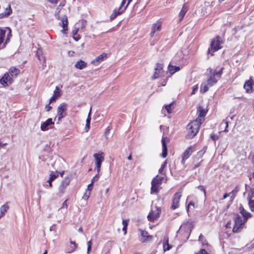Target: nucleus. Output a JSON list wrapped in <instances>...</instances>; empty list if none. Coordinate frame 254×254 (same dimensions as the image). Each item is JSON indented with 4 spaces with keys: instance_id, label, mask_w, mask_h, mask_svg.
I'll use <instances>...</instances> for the list:
<instances>
[{
    "instance_id": "nucleus-24",
    "label": "nucleus",
    "mask_w": 254,
    "mask_h": 254,
    "mask_svg": "<svg viewBox=\"0 0 254 254\" xmlns=\"http://www.w3.org/2000/svg\"><path fill=\"white\" fill-rule=\"evenodd\" d=\"M180 66L172 65L171 64H169L168 67V72H169L171 75L173 74L176 72L180 70Z\"/></svg>"
},
{
    "instance_id": "nucleus-57",
    "label": "nucleus",
    "mask_w": 254,
    "mask_h": 254,
    "mask_svg": "<svg viewBox=\"0 0 254 254\" xmlns=\"http://www.w3.org/2000/svg\"><path fill=\"white\" fill-rule=\"evenodd\" d=\"M198 189L199 190H200L203 192V194H204V195H205V190H204V189L203 188V187H202V186H199V187H198Z\"/></svg>"
},
{
    "instance_id": "nucleus-10",
    "label": "nucleus",
    "mask_w": 254,
    "mask_h": 254,
    "mask_svg": "<svg viewBox=\"0 0 254 254\" xmlns=\"http://www.w3.org/2000/svg\"><path fill=\"white\" fill-rule=\"evenodd\" d=\"M163 69V65L162 64L159 63L156 64L154 68V73L152 76V79H155L162 76L164 73Z\"/></svg>"
},
{
    "instance_id": "nucleus-54",
    "label": "nucleus",
    "mask_w": 254,
    "mask_h": 254,
    "mask_svg": "<svg viewBox=\"0 0 254 254\" xmlns=\"http://www.w3.org/2000/svg\"><path fill=\"white\" fill-rule=\"evenodd\" d=\"M248 197H251V198L254 197V189L251 190V193L249 194Z\"/></svg>"
},
{
    "instance_id": "nucleus-14",
    "label": "nucleus",
    "mask_w": 254,
    "mask_h": 254,
    "mask_svg": "<svg viewBox=\"0 0 254 254\" xmlns=\"http://www.w3.org/2000/svg\"><path fill=\"white\" fill-rule=\"evenodd\" d=\"M169 141L168 138L165 137H163L161 140V143L162 145V153L161 156L162 158H165L167 155V147L166 143Z\"/></svg>"
},
{
    "instance_id": "nucleus-4",
    "label": "nucleus",
    "mask_w": 254,
    "mask_h": 254,
    "mask_svg": "<svg viewBox=\"0 0 254 254\" xmlns=\"http://www.w3.org/2000/svg\"><path fill=\"white\" fill-rule=\"evenodd\" d=\"M223 68H221L220 70L218 71H217L215 70L210 69L209 73L210 75L209 76L208 79L207 80V85L209 86H212L215 83H217L218 78H220L222 73Z\"/></svg>"
},
{
    "instance_id": "nucleus-34",
    "label": "nucleus",
    "mask_w": 254,
    "mask_h": 254,
    "mask_svg": "<svg viewBox=\"0 0 254 254\" xmlns=\"http://www.w3.org/2000/svg\"><path fill=\"white\" fill-rule=\"evenodd\" d=\"M49 2L53 4H57L58 1H61L59 6H64L65 4L64 0H47Z\"/></svg>"
},
{
    "instance_id": "nucleus-8",
    "label": "nucleus",
    "mask_w": 254,
    "mask_h": 254,
    "mask_svg": "<svg viewBox=\"0 0 254 254\" xmlns=\"http://www.w3.org/2000/svg\"><path fill=\"white\" fill-rule=\"evenodd\" d=\"M67 104L65 103H62L58 107L57 115H58V120L59 122L61 120L65 117L66 115V110H67Z\"/></svg>"
},
{
    "instance_id": "nucleus-38",
    "label": "nucleus",
    "mask_w": 254,
    "mask_h": 254,
    "mask_svg": "<svg viewBox=\"0 0 254 254\" xmlns=\"http://www.w3.org/2000/svg\"><path fill=\"white\" fill-rule=\"evenodd\" d=\"M199 241H200L201 242V243H202V245L204 246V245H207V241L206 240L204 239V236L202 235V234H200L199 236V239H198Z\"/></svg>"
},
{
    "instance_id": "nucleus-62",
    "label": "nucleus",
    "mask_w": 254,
    "mask_h": 254,
    "mask_svg": "<svg viewBox=\"0 0 254 254\" xmlns=\"http://www.w3.org/2000/svg\"><path fill=\"white\" fill-rule=\"evenodd\" d=\"M55 227H56V225H52V226H51V227L50 228V230L51 231H56Z\"/></svg>"
},
{
    "instance_id": "nucleus-35",
    "label": "nucleus",
    "mask_w": 254,
    "mask_h": 254,
    "mask_svg": "<svg viewBox=\"0 0 254 254\" xmlns=\"http://www.w3.org/2000/svg\"><path fill=\"white\" fill-rule=\"evenodd\" d=\"M3 77H5L6 81L10 85L12 82V78L13 76H11V75L8 72L4 74Z\"/></svg>"
},
{
    "instance_id": "nucleus-29",
    "label": "nucleus",
    "mask_w": 254,
    "mask_h": 254,
    "mask_svg": "<svg viewBox=\"0 0 254 254\" xmlns=\"http://www.w3.org/2000/svg\"><path fill=\"white\" fill-rule=\"evenodd\" d=\"M8 208L9 207L7 203L1 206L0 208V217H2L5 214V213L7 212Z\"/></svg>"
},
{
    "instance_id": "nucleus-47",
    "label": "nucleus",
    "mask_w": 254,
    "mask_h": 254,
    "mask_svg": "<svg viewBox=\"0 0 254 254\" xmlns=\"http://www.w3.org/2000/svg\"><path fill=\"white\" fill-rule=\"evenodd\" d=\"M210 137L214 142H215L216 140L218 139L219 136L217 134H211L210 135Z\"/></svg>"
},
{
    "instance_id": "nucleus-27",
    "label": "nucleus",
    "mask_w": 254,
    "mask_h": 254,
    "mask_svg": "<svg viewBox=\"0 0 254 254\" xmlns=\"http://www.w3.org/2000/svg\"><path fill=\"white\" fill-rule=\"evenodd\" d=\"M8 73L11 76L16 77L19 73V70L15 67H11L9 69Z\"/></svg>"
},
{
    "instance_id": "nucleus-28",
    "label": "nucleus",
    "mask_w": 254,
    "mask_h": 254,
    "mask_svg": "<svg viewBox=\"0 0 254 254\" xmlns=\"http://www.w3.org/2000/svg\"><path fill=\"white\" fill-rule=\"evenodd\" d=\"M240 186L239 185H237L235 188L232 190L230 193H231V199L233 200L235 197L236 195L237 194V192L239 191L240 190Z\"/></svg>"
},
{
    "instance_id": "nucleus-53",
    "label": "nucleus",
    "mask_w": 254,
    "mask_h": 254,
    "mask_svg": "<svg viewBox=\"0 0 254 254\" xmlns=\"http://www.w3.org/2000/svg\"><path fill=\"white\" fill-rule=\"evenodd\" d=\"M102 254H110V250L108 248L104 249L102 251Z\"/></svg>"
},
{
    "instance_id": "nucleus-15",
    "label": "nucleus",
    "mask_w": 254,
    "mask_h": 254,
    "mask_svg": "<svg viewBox=\"0 0 254 254\" xmlns=\"http://www.w3.org/2000/svg\"><path fill=\"white\" fill-rule=\"evenodd\" d=\"M244 88L247 93H252L254 91V82L252 79L247 81L244 85Z\"/></svg>"
},
{
    "instance_id": "nucleus-37",
    "label": "nucleus",
    "mask_w": 254,
    "mask_h": 254,
    "mask_svg": "<svg viewBox=\"0 0 254 254\" xmlns=\"http://www.w3.org/2000/svg\"><path fill=\"white\" fill-rule=\"evenodd\" d=\"M190 224L188 223L187 224H183L182 225L181 227H180V230L181 231H182L183 230L185 229L186 228L188 227V230L189 231V236H188L187 237V239L189 238V236H190Z\"/></svg>"
},
{
    "instance_id": "nucleus-48",
    "label": "nucleus",
    "mask_w": 254,
    "mask_h": 254,
    "mask_svg": "<svg viewBox=\"0 0 254 254\" xmlns=\"http://www.w3.org/2000/svg\"><path fill=\"white\" fill-rule=\"evenodd\" d=\"M99 178V175L98 174L96 175L91 180V183L93 184V183L95 181H97Z\"/></svg>"
},
{
    "instance_id": "nucleus-49",
    "label": "nucleus",
    "mask_w": 254,
    "mask_h": 254,
    "mask_svg": "<svg viewBox=\"0 0 254 254\" xmlns=\"http://www.w3.org/2000/svg\"><path fill=\"white\" fill-rule=\"evenodd\" d=\"M91 194V192H86L84 195V196H83V198L85 199V200H87L88 199L90 195Z\"/></svg>"
},
{
    "instance_id": "nucleus-30",
    "label": "nucleus",
    "mask_w": 254,
    "mask_h": 254,
    "mask_svg": "<svg viewBox=\"0 0 254 254\" xmlns=\"http://www.w3.org/2000/svg\"><path fill=\"white\" fill-rule=\"evenodd\" d=\"M210 87V86H209L208 85H207V82L202 83L201 85V86H200V92L201 93L206 92V91H207L208 90L209 88Z\"/></svg>"
},
{
    "instance_id": "nucleus-1",
    "label": "nucleus",
    "mask_w": 254,
    "mask_h": 254,
    "mask_svg": "<svg viewBox=\"0 0 254 254\" xmlns=\"http://www.w3.org/2000/svg\"><path fill=\"white\" fill-rule=\"evenodd\" d=\"M207 112V110L204 109L201 106L197 107V114L198 117L193 121H191V135L195 136L199 131L201 124L204 121V117Z\"/></svg>"
},
{
    "instance_id": "nucleus-7",
    "label": "nucleus",
    "mask_w": 254,
    "mask_h": 254,
    "mask_svg": "<svg viewBox=\"0 0 254 254\" xmlns=\"http://www.w3.org/2000/svg\"><path fill=\"white\" fill-rule=\"evenodd\" d=\"M93 157L95 159L96 169L97 170V173H99L100 171L101 164L104 160V153L102 152H100L97 153H95L93 155Z\"/></svg>"
},
{
    "instance_id": "nucleus-58",
    "label": "nucleus",
    "mask_w": 254,
    "mask_h": 254,
    "mask_svg": "<svg viewBox=\"0 0 254 254\" xmlns=\"http://www.w3.org/2000/svg\"><path fill=\"white\" fill-rule=\"evenodd\" d=\"M198 254H208L207 252L204 249L200 250Z\"/></svg>"
},
{
    "instance_id": "nucleus-55",
    "label": "nucleus",
    "mask_w": 254,
    "mask_h": 254,
    "mask_svg": "<svg viewBox=\"0 0 254 254\" xmlns=\"http://www.w3.org/2000/svg\"><path fill=\"white\" fill-rule=\"evenodd\" d=\"M93 189V184L91 183L88 185L87 186V190H88V192H90Z\"/></svg>"
},
{
    "instance_id": "nucleus-6",
    "label": "nucleus",
    "mask_w": 254,
    "mask_h": 254,
    "mask_svg": "<svg viewBox=\"0 0 254 254\" xmlns=\"http://www.w3.org/2000/svg\"><path fill=\"white\" fill-rule=\"evenodd\" d=\"M163 178L157 175L151 181V193H157L159 191V187L161 185Z\"/></svg>"
},
{
    "instance_id": "nucleus-42",
    "label": "nucleus",
    "mask_w": 254,
    "mask_h": 254,
    "mask_svg": "<svg viewBox=\"0 0 254 254\" xmlns=\"http://www.w3.org/2000/svg\"><path fill=\"white\" fill-rule=\"evenodd\" d=\"M173 102H172L168 105H166L164 106L165 109L167 110L168 113H169V114H170L172 112L171 105L173 104Z\"/></svg>"
},
{
    "instance_id": "nucleus-25",
    "label": "nucleus",
    "mask_w": 254,
    "mask_h": 254,
    "mask_svg": "<svg viewBox=\"0 0 254 254\" xmlns=\"http://www.w3.org/2000/svg\"><path fill=\"white\" fill-rule=\"evenodd\" d=\"M87 65V64L86 63H85L84 61L80 60L78 61L75 64V67L76 68L79 69H82L84 68H85Z\"/></svg>"
},
{
    "instance_id": "nucleus-19",
    "label": "nucleus",
    "mask_w": 254,
    "mask_h": 254,
    "mask_svg": "<svg viewBox=\"0 0 254 254\" xmlns=\"http://www.w3.org/2000/svg\"><path fill=\"white\" fill-rule=\"evenodd\" d=\"M190 146L188 147L182 154V159L181 163L185 164L186 160L188 159L190 156Z\"/></svg>"
},
{
    "instance_id": "nucleus-52",
    "label": "nucleus",
    "mask_w": 254,
    "mask_h": 254,
    "mask_svg": "<svg viewBox=\"0 0 254 254\" xmlns=\"http://www.w3.org/2000/svg\"><path fill=\"white\" fill-rule=\"evenodd\" d=\"M59 97H57L55 95H53V96L51 97L50 99V103H52L53 101H55L57 98Z\"/></svg>"
},
{
    "instance_id": "nucleus-40",
    "label": "nucleus",
    "mask_w": 254,
    "mask_h": 254,
    "mask_svg": "<svg viewBox=\"0 0 254 254\" xmlns=\"http://www.w3.org/2000/svg\"><path fill=\"white\" fill-rule=\"evenodd\" d=\"M5 77H2L0 79V84L3 85V86H8L9 85V84L7 83V81H6V80H5Z\"/></svg>"
},
{
    "instance_id": "nucleus-12",
    "label": "nucleus",
    "mask_w": 254,
    "mask_h": 254,
    "mask_svg": "<svg viewBox=\"0 0 254 254\" xmlns=\"http://www.w3.org/2000/svg\"><path fill=\"white\" fill-rule=\"evenodd\" d=\"M70 180L68 178H64L59 187V193L60 194H63L65 192V190L66 187L69 185Z\"/></svg>"
},
{
    "instance_id": "nucleus-11",
    "label": "nucleus",
    "mask_w": 254,
    "mask_h": 254,
    "mask_svg": "<svg viewBox=\"0 0 254 254\" xmlns=\"http://www.w3.org/2000/svg\"><path fill=\"white\" fill-rule=\"evenodd\" d=\"M162 23L161 21H157L155 23H153L151 27V30L150 32V36L153 37L155 36H157V32H159L161 30Z\"/></svg>"
},
{
    "instance_id": "nucleus-51",
    "label": "nucleus",
    "mask_w": 254,
    "mask_h": 254,
    "mask_svg": "<svg viewBox=\"0 0 254 254\" xmlns=\"http://www.w3.org/2000/svg\"><path fill=\"white\" fill-rule=\"evenodd\" d=\"M205 152V150H204L203 149L198 152L197 155L199 156V157L201 158L203 156V155L204 154Z\"/></svg>"
},
{
    "instance_id": "nucleus-22",
    "label": "nucleus",
    "mask_w": 254,
    "mask_h": 254,
    "mask_svg": "<svg viewBox=\"0 0 254 254\" xmlns=\"http://www.w3.org/2000/svg\"><path fill=\"white\" fill-rule=\"evenodd\" d=\"M240 212L242 215L245 221H247L249 218L252 217V214L250 212H247L243 207L241 206L239 208Z\"/></svg>"
},
{
    "instance_id": "nucleus-21",
    "label": "nucleus",
    "mask_w": 254,
    "mask_h": 254,
    "mask_svg": "<svg viewBox=\"0 0 254 254\" xmlns=\"http://www.w3.org/2000/svg\"><path fill=\"white\" fill-rule=\"evenodd\" d=\"M54 123L52 121V119L49 118L45 122L42 123L41 125V129L43 131H45L47 129V127L51 125H53Z\"/></svg>"
},
{
    "instance_id": "nucleus-36",
    "label": "nucleus",
    "mask_w": 254,
    "mask_h": 254,
    "mask_svg": "<svg viewBox=\"0 0 254 254\" xmlns=\"http://www.w3.org/2000/svg\"><path fill=\"white\" fill-rule=\"evenodd\" d=\"M249 207L252 211H254V200H252L251 197H248Z\"/></svg>"
},
{
    "instance_id": "nucleus-2",
    "label": "nucleus",
    "mask_w": 254,
    "mask_h": 254,
    "mask_svg": "<svg viewBox=\"0 0 254 254\" xmlns=\"http://www.w3.org/2000/svg\"><path fill=\"white\" fill-rule=\"evenodd\" d=\"M12 36L11 30L6 27L5 29L0 27V50L5 47Z\"/></svg>"
},
{
    "instance_id": "nucleus-44",
    "label": "nucleus",
    "mask_w": 254,
    "mask_h": 254,
    "mask_svg": "<svg viewBox=\"0 0 254 254\" xmlns=\"http://www.w3.org/2000/svg\"><path fill=\"white\" fill-rule=\"evenodd\" d=\"M53 95H55L56 96H57V97H59L60 96V92L59 91V88L58 86H57L56 87V89H55V90L54 91Z\"/></svg>"
},
{
    "instance_id": "nucleus-63",
    "label": "nucleus",
    "mask_w": 254,
    "mask_h": 254,
    "mask_svg": "<svg viewBox=\"0 0 254 254\" xmlns=\"http://www.w3.org/2000/svg\"><path fill=\"white\" fill-rule=\"evenodd\" d=\"M66 201L67 200H65L62 204V208L64 207H67V203H66Z\"/></svg>"
},
{
    "instance_id": "nucleus-56",
    "label": "nucleus",
    "mask_w": 254,
    "mask_h": 254,
    "mask_svg": "<svg viewBox=\"0 0 254 254\" xmlns=\"http://www.w3.org/2000/svg\"><path fill=\"white\" fill-rule=\"evenodd\" d=\"M50 103L49 104L47 105L45 107V109L47 111H49L50 110H51L52 109V106L50 105Z\"/></svg>"
},
{
    "instance_id": "nucleus-64",
    "label": "nucleus",
    "mask_w": 254,
    "mask_h": 254,
    "mask_svg": "<svg viewBox=\"0 0 254 254\" xmlns=\"http://www.w3.org/2000/svg\"><path fill=\"white\" fill-rule=\"evenodd\" d=\"M78 31V29H74V30H73V31H72L73 34V35H76Z\"/></svg>"
},
{
    "instance_id": "nucleus-50",
    "label": "nucleus",
    "mask_w": 254,
    "mask_h": 254,
    "mask_svg": "<svg viewBox=\"0 0 254 254\" xmlns=\"http://www.w3.org/2000/svg\"><path fill=\"white\" fill-rule=\"evenodd\" d=\"M228 119H229V117H227L226 119V121L225 122V124H226V127H225V129L224 130V132H228V130L227 129V128L228 127Z\"/></svg>"
},
{
    "instance_id": "nucleus-5",
    "label": "nucleus",
    "mask_w": 254,
    "mask_h": 254,
    "mask_svg": "<svg viewBox=\"0 0 254 254\" xmlns=\"http://www.w3.org/2000/svg\"><path fill=\"white\" fill-rule=\"evenodd\" d=\"M234 226L233 228V232L234 233H238L243 227V225L247 222L241 216L238 214L235 215Z\"/></svg>"
},
{
    "instance_id": "nucleus-61",
    "label": "nucleus",
    "mask_w": 254,
    "mask_h": 254,
    "mask_svg": "<svg viewBox=\"0 0 254 254\" xmlns=\"http://www.w3.org/2000/svg\"><path fill=\"white\" fill-rule=\"evenodd\" d=\"M167 160H165L164 163L162 164L161 165V168H164L166 165H167Z\"/></svg>"
},
{
    "instance_id": "nucleus-39",
    "label": "nucleus",
    "mask_w": 254,
    "mask_h": 254,
    "mask_svg": "<svg viewBox=\"0 0 254 254\" xmlns=\"http://www.w3.org/2000/svg\"><path fill=\"white\" fill-rule=\"evenodd\" d=\"M171 248V246L168 243V240H167L166 243L163 245V250L164 251H168Z\"/></svg>"
},
{
    "instance_id": "nucleus-60",
    "label": "nucleus",
    "mask_w": 254,
    "mask_h": 254,
    "mask_svg": "<svg viewBox=\"0 0 254 254\" xmlns=\"http://www.w3.org/2000/svg\"><path fill=\"white\" fill-rule=\"evenodd\" d=\"M230 194H231V193H225L223 196V199H225L227 197H228Z\"/></svg>"
},
{
    "instance_id": "nucleus-59",
    "label": "nucleus",
    "mask_w": 254,
    "mask_h": 254,
    "mask_svg": "<svg viewBox=\"0 0 254 254\" xmlns=\"http://www.w3.org/2000/svg\"><path fill=\"white\" fill-rule=\"evenodd\" d=\"M43 186L45 188L47 189L50 188L49 186V183H47V181L45 184H43Z\"/></svg>"
},
{
    "instance_id": "nucleus-43",
    "label": "nucleus",
    "mask_w": 254,
    "mask_h": 254,
    "mask_svg": "<svg viewBox=\"0 0 254 254\" xmlns=\"http://www.w3.org/2000/svg\"><path fill=\"white\" fill-rule=\"evenodd\" d=\"M111 130V127H108L106 128V131L105 132V137L106 139H108V135L110 133V131Z\"/></svg>"
},
{
    "instance_id": "nucleus-41",
    "label": "nucleus",
    "mask_w": 254,
    "mask_h": 254,
    "mask_svg": "<svg viewBox=\"0 0 254 254\" xmlns=\"http://www.w3.org/2000/svg\"><path fill=\"white\" fill-rule=\"evenodd\" d=\"M61 7H62L61 6ZM60 10H61V8H60V6H59L57 8L55 14V16L56 18L58 20H59L60 19V15H59Z\"/></svg>"
},
{
    "instance_id": "nucleus-20",
    "label": "nucleus",
    "mask_w": 254,
    "mask_h": 254,
    "mask_svg": "<svg viewBox=\"0 0 254 254\" xmlns=\"http://www.w3.org/2000/svg\"><path fill=\"white\" fill-rule=\"evenodd\" d=\"M126 9H124V8H123L121 6H120L118 9H115L112 14L110 16V19L111 20L114 19L118 15L121 14Z\"/></svg>"
},
{
    "instance_id": "nucleus-16",
    "label": "nucleus",
    "mask_w": 254,
    "mask_h": 254,
    "mask_svg": "<svg viewBox=\"0 0 254 254\" xmlns=\"http://www.w3.org/2000/svg\"><path fill=\"white\" fill-rule=\"evenodd\" d=\"M140 231L141 233V238H140V241L142 243H145L151 240L152 236L149 235L147 231L143 230H140Z\"/></svg>"
},
{
    "instance_id": "nucleus-33",
    "label": "nucleus",
    "mask_w": 254,
    "mask_h": 254,
    "mask_svg": "<svg viewBox=\"0 0 254 254\" xmlns=\"http://www.w3.org/2000/svg\"><path fill=\"white\" fill-rule=\"evenodd\" d=\"M128 221H129V220H128V219L123 220L122 221V224L123 225L122 230L124 231V233L125 235H126V234H127V227L128 225Z\"/></svg>"
},
{
    "instance_id": "nucleus-26",
    "label": "nucleus",
    "mask_w": 254,
    "mask_h": 254,
    "mask_svg": "<svg viewBox=\"0 0 254 254\" xmlns=\"http://www.w3.org/2000/svg\"><path fill=\"white\" fill-rule=\"evenodd\" d=\"M12 13V9L10 4L8 5L7 8L5 9V11L3 13H0V19L8 16Z\"/></svg>"
},
{
    "instance_id": "nucleus-17",
    "label": "nucleus",
    "mask_w": 254,
    "mask_h": 254,
    "mask_svg": "<svg viewBox=\"0 0 254 254\" xmlns=\"http://www.w3.org/2000/svg\"><path fill=\"white\" fill-rule=\"evenodd\" d=\"M107 58V54L103 53L92 61L91 63L95 65H98L100 63L105 60Z\"/></svg>"
},
{
    "instance_id": "nucleus-45",
    "label": "nucleus",
    "mask_w": 254,
    "mask_h": 254,
    "mask_svg": "<svg viewBox=\"0 0 254 254\" xmlns=\"http://www.w3.org/2000/svg\"><path fill=\"white\" fill-rule=\"evenodd\" d=\"M92 244V243L91 241H89L87 242L88 247H87V253L88 254L89 253V252L91 250Z\"/></svg>"
},
{
    "instance_id": "nucleus-32",
    "label": "nucleus",
    "mask_w": 254,
    "mask_h": 254,
    "mask_svg": "<svg viewBox=\"0 0 254 254\" xmlns=\"http://www.w3.org/2000/svg\"><path fill=\"white\" fill-rule=\"evenodd\" d=\"M188 10V8L185 6V5H184L181 11L180 12L179 16H180V20L179 21H181V20L183 19L184 16H185L187 11Z\"/></svg>"
},
{
    "instance_id": "nucleus-3",
    "label": "nucleus",
    "mask_w": 254,
    "mask_h": 254,
    "mask_svg": "<svg viewBox=\"0 0 254 254\" xmlns=\"http://www.w3.org/2000/svg\"><path fill=\"white\" fill-rule=\"evenodd\" d=\"M223 43V41L219 36H217L213 39L208 50V54L212 56L214 52L221 49L222 48L221 44Z\"/></svg>"
},
{
    "instance_id": "nucleus-9",
    "label": "nucleus",
    "mask_w": 254,
    "mask_h": 254,
    "mask_svg": "<svg viewBox=\"0 0 254 254\" xmlns=\"http://www.w3.org/2000/svg\"><path fill=\"white\" fill-rule=\"evenodd\" d=\"M161 213V209L160 207L155 206L154 209L153 208L151 211L149 213L147 218L149 220L151 221H154L157 218H158Z\"/></svg>"
},
{
    "instance_id": "nucleus-46",
    "label": "nucleus",
    "mask_w": 254,
    "mask_h": 254,
    "mask_svg": "<svg viewBox=\"0 0 254 254\" xmlns=\"http://www.w3.org/2000/svg\"><path fill=\"white\" fill-rule=\"evenodd\" d=\"M77 248V246H71L70 247V248H69L68 249V251H67V253H71L72 252H73Z\"/></svg>"
},
{
    "instance_id": "nucleus-23",
    "label": "nucleus",
    "mask_w": 254,
    "mask_h": 254,
    "mask_svg": "<svg viewBox=\"0 0 254 254\" xmlns=\"http://www.w3.org/2000/svg\"><path fill=\"white\" fill-rule=\"evenodd\" d=\"M59 176V173L56 172H52L50 174V177L48 180L47 181V183H49L50 188H52V182L56 179Z\"/></svg>"
},
{
    "instance_id": "nucleus-13",
    "label": "nucleus",
    "mask_w": 254,
    "mask_h": 254,
    "mask_svg": "<svg viewBox=\"0 0 254 254\" xmlns=\"http://www.w3.org/2000/svg\"><path fill=\"white\" fill-rule=\"evenodd\" d=\"M181 195V193L180 192H176L173 195L172 204L171 207L172 209H175L179 207V204Z\"/></svg>"
},
{
    "instance_id": "nucleus-18",
    "label": "nucleus",
    "mask_w": 254,
    "mask_h": 254,
    "mask_svg": "<svg viewBox=\"0 0 254 254\" xmlns=\"http://www.w3.org/2000/svg\"><path fill=\"white\" fill-rule=\"evenodd\" d=\"M60 25L62 26L63 29L61 32L65 34V32L67 30L68 20L66 15H64L61 18V22L59 23Z\"/></svg>"
},
{
    "instance_id": "nucleus-31",
    "label": "nucleus",
    "mask_w": 254,
    "mask_h": 254,
    "mask_svg": "<svg viewBox=\"0 0 254 254\" xmlns=\"http://www.w3.org/2000/svg\"><path fill=\"white\" fill-rule=\"evenodd\" d=\"M91 110H92V107H91L90 109L89 112L88 113L87 118L86 121L85 128H87L86 131H88V130L89 129V127H90V121H91L90 115H91Z\"/></svg>"
}]
</instances>
